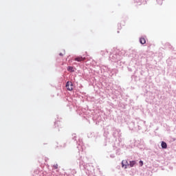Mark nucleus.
Instances as JSON below:
<instances>
[{"mask_svg": "<svg viewBox=\"0 0 176 176\" xmlns=\"http://www.w3.org/2000/svg\"><path fill=\"white\" fill-rule=\"evenodd\" d=\"M67 71H69L70 72H74V67H71V66H69L67 67Z\"/></svg>", "mask_w": 176, "mask_h": 176, "instance_id": "0eeeda50", "label": "nucleus"}, {"mask_svg": "<svg viewBox=\"0 0 176 176\" xmlns=\"http://www.w3.org/2000/svg\"><path fill=\"white\" fill-rule=\"evenodd\" d=\"M135 164V161H131L129 162L130 167H134Z\"/></svg>", "mask_w": 176, "mask_h": 176, "instance_id": "423d86ee", "label": "nucleus"}, {"mask_svg": "<svg viewBox=\"0 0 176 176\" xmlns=\"http://www.w3.org/2000/svg\"><path fill=\"white\" fill-rule=\"evenodd\" d=\"M122 167H124V168H127V166H129V162H127V160H122Z\"/></svg>", "mask_w": 176, "mask_h": 176, "instance_id": "7ed1b4c3", "label": "nucleus"}, {"mask_svg": "<svg viewBox=\"0 0 176 176\" xmlns=\"http://www.w3.org/2000/svg\"><path fill=\"white\" fill-rule=\"evenodd\" d=\"M161 146L163 149L167 148V143L166 142H162L161 144Z\"/></svg>", "mask_w": 176, "mask_h": 176, "instance_id": "39448f33", "label": "nucleus"}, {"mask_svg": "<svg viewBox=\"0 0 176 176\" xmlns=\"http://www.w3.org/2000/svg\"><path fill=\"white\" fill-rule=\"evenodd\" d=\"M66 88L69 91H72V90H74V85L72 84V82L68 81L66 84Z\"/></svg>", "mask_w": 176, "mask_h": 176, "instance_id": "f257e3e1", "label": "nucleus"}, {"mask_svg": "<svg viewBox=\"0 0 176 176\" xmlns=\"http://www.w3.org/2000/svg\"><path fill=\"white\" fill-rule=\"evenodd\" d=\"M140 42L142 45H145V43H146V40L145 39V38L141 37L140 38Z\"/></svg>", "mask_w": 176, "mask_h": 176, "instance_id": "20e7f679", "label": "nucleus"}, {"mask_svg": "<svg viewBox=\"0 0 176 176\" xmlns=\"http://www.w3.org/2000/svg\"><path fill=\"white\" fill-rule=\"evenodd\" d=\"M65 54V50H63L62 52L59 54V56H64Z\"/></svg>", "mask_w": 176, "mask_h": 176, "instance_id": "6e6552de", "label": "nucleus"}, {"mask_svg": "<svg viewBox=\"0 0 176 176\" xmlns=\"http://www.w3.org/2000/svg\"><path fill=\"white\" fill-rule=\"evenodd\" d=\"M54 168L55 169L58 168V164L54 165Z\"/></svg>", "mask_w": 176, "mask_h": 176, "instance_id": "9d476101", "label": "nucleus"}, {"mask_svg": "<svg viewBox=\"0 0 176 176\" xmlns=\"http://www.w3.org/2000/svg\"><path fill=\"white\" fill-rule=\"evenodd\" d=\"M86 60V58L82 56H77L74 58V61H78V63H80L81 61H85Z\"/></svg>", "mask_w": 176, "mask_h": 176, "instance_id": "f03ea898", "label": "nucleus"}, {"mask_svg": "<svg viewBox=\"0 0 176 176\" xmlns=\"http://www.w3.org/2000/svg\"><path fill=\"white\" fill-rule=\"evenodd\" d=\"M140 166H141V167H142L143 166H144V162H142V161H140Z\"/></svg>", "mask_w": 176, "mask_h": 176, "instance_id": "1a4fd4ad", "label": "nucleus"}]
</instances>
